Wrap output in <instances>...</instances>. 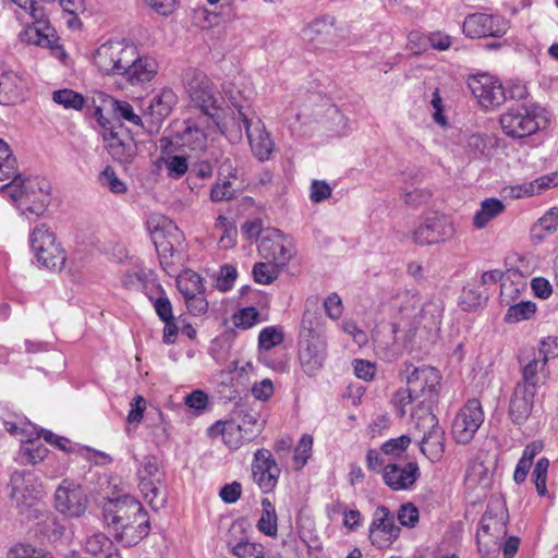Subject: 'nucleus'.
Segmentation results:
<instances>
[{
    "label": "nucleus",
    "instance_id": "obj_6",
    "mask_svg": "<svg viewBox=\"0 0 558 558\" xmlns=\"http://www.w3.org/2000/svg\"><path fill=\"white\" fill-rule=\"evenodd\" d=\"M134 58L135 46L133 44L126 40H108L97 48L94 63L105 75L123 76Z\"/></svg>",
    "mask_w": 558,
    "mask_h": 558
},
{
    "label": "nucleus",
    "instance_id": "obj_54",
    "mask_svg": "<svg viewBox=\"0 0 558 558\" xmlns=\"http://www.w3.org/2000/svg\"><path fill=\"white\" fill-rule=\"evenodd\" d=\"M411 444V438L401 435L397 438H390L381 445V452L388 458L400 457Z\"/></svg>",
    "mask_w": 558,
    "mask_h": 558
},
{
    "label": "nucleus",
    "instance_id": "obj_55",
    "mask_svg": "<svg viewBox=\"0 0 558 558\" xmlns=\"http://www.w3.org/2000/svg\"><path fill=\"white\" fill-rule=\"evenodd\" d=\"M99 183L101 186L107 187L114 194H122L126 192L125 183L120 180L111 167H106L99 174Z\"/></svg>",
    "mask_w": 558,
    "mask_h": 558
},
{
    "label": "nucleus",
    "instance_id": "obj_19",
    "mask_svg": "<svg viewBox=\"0 0 558 558\" xmlns=\"http://www.w3.org/2000/svg\"><path fill=\"white\" fill-rule=\"evenodd\" d=\"M469 87L485 109H492L502 105L506 93L501 83L492 75L478 74L469 80Z\"/></svg>",
    "mask_w": 558,
    "mask_h": 558
},
{
    "label": "nucleus",
    "instance_id": "obj_20",
    "mask_svg": "<svg viewBox=\"0 0 558 558\" xmlns=\"http://www.w3.org/2000/svg\"><path fill=\"white\" fill-rule=\"evenodd\" d=\"M400 535L395 517L385 506L376 508L369 525V539L373 545L384 548L390 546Z\"/></svg>",
    "mask_w": 558,
    "mask_h": 558
},
{
    "label": "nucleus",
    "instance_id": "obj_2",
    "mask_svg": "<svg viewBox=\"0 0 558 558\" xmlns=\"http://www.w3.org/2000/svg\"><path fill=\"white\" fill-rule=\"evenodd\" d=\"M104 520L116 541L126 547L138 544L150 531L147 512L130 495L109 499L104 506Z\"/></svg>",
    "mask_w": 558,
    "mask_h": 558
},
{
    "label": "nucleus",
    "instance_id": "obj_31",
    "mask_svg": "<svg viewBox=\"0 0 558 558\" xmlns=\"http://www.w3.org/2000/svg\"><path fill=\"white\" fill-rule=\"evenodd\" d=\"M86 554L94 558H122L113 542L101 532H94L84 541Z\"/></svg>",
    "mask_w": 558,
    "mask_h": 558
},
{
    "label": "nucleus",
    "instance_id": "obj_11",
    "mask_svg": "<svg viewBox=\"0 0 558 558\" xmlns=\"http://www.w3.org/2000/svg\"><path fill=\"white\" fill-rule=\"evenodd\" d=\"M16 5L29 14L33 26L26 29L25 36L29 44L40 47H52L57 40L54 28L49 24L41 7L34 0H12Z\"/></svg>",
    "mask_w": 558,
    "mask_h": 558
},
{
    "label": "nucleus",
    "instance_id": "obj_48",
    "mask_svg": "<svg viewBox=\"0 0 558 558\" xmlns=\"http://www.w3.org/2000/svg\"><path fill=\"white\" fill-rule=\"evenodd\" d=\"M54 102L63 106L65 109L81 110L84 106V97L72 89H60L52 94Z\"/></svg>",
    "mask_w": 558,
    "mask_h": 558
},
{
    "label": "nucleus",
    "instance_id": "obj_23",
    "mask_svg": "<svg viewBox=\"0 0 558 558\" xmlns=\"http://www.w3.org/2000/svg\"><path fill=\"white\" fill-rule=\"evenodd\" d=\"M420 475V466L416 462L411 461L404 465L388 463L384 469L383 481L393 492L410 490Z\"/></svg>",
    "mask_w": 558,
    "mask_h": 558
},
{
    "label": "nucleus",
    "instance_id": "obj_62",
    "mask_svg": "<svg viewBox=\"0 0 558 558\" xmlns=\"http://www.w3.org/2000/svg\"><path fill=\"white\" fill-rule=\"evenodd\" d=\"M131 409L126 416V422L132 425H138L143 417L146 409V400L142 396H136L130 403Z\"/></svg>",
    "mask_w": 558,
    "mask_h": 558
},
{
    "label": "nucleus",
    "instance_id": "obj_52",
    "mask_svg": "<svg viewBox=\"0 0 558 558\" xmlns=\"http://www.w3.org/2000/svg\"><path fill=\"white\" fill-rule=\"evenodd\" d=\"M31 247L34 251V244L38 246H43V248L59 245L56 242L54 234L49 230V228L41 223L34 228L29 236Z\"/></svg>",
    "mask_w": 558,
    "mask_h": 558
},
{
    "label": "nucleus",
    "instance_id": "obj_40",
    "mask_svg": "<svg viewBox=\"0 0 558 558\" xmlns=\"http://www.w3.org/2000/svg\"><path fill=\"white\" fill-rule=\"evenodd\" d=\"M262 515L257 522V529L267 536H276L278 530V518L275 506L268 498L262 499Z\"/></svg>",
    "mask_w": 558,
    "mask_h": 558
},
{
    "label": "nucleus",
    "instance_id": "obj_49",
    "mask_svg": "<svg viewBox=\"0 0 558 558\" xmlns=\"http://www.w3.org/2000/svg\"><path fill=\"white\" fill-rule=\"evenodd\" d=\"M260 322V313L254 306L241 308L232 315V323L236 328L250 329Z\"/></svg>",
    "mask_w": 558,
    "mask_h": 558
},
{
    "label": "nucleus",
    "instance_id": "obj_21",
    "mask_svg": "<svg viewBox=\"0 0 558 558\" xmlns=\"http://www.w3.org/2000/svg\"><path fill=\"white\" fill-rule=\"evenodd\" d=\"M327 359V340H299L298 362L301 371L308 377L317 375Z\"/></svg>",
    "mask_w": 558,
    "mask_h": 558
},
{
    "label": "nucleus",
    "instance_id": "obj_63",
    "mask_svg": "<svg viewBox=\"0 0 558 558\" xmlns=\"http://www.w3.org/2000/svg\"><path fill=\"white\" fill-rule=\"evenodd\" d=\"M235 190L232 187L230 180H223L222 183H217L210 191V198L213 202L229 201L234 197Z\"/></svg>",
    "mask_w": 558,
    "mask_h": 558
},
{
    "label": "nucleus",
    "instance_id": "obj_3",
    "mask_svg": "<svg viewBox=\"0 0 558 558\" xmlns=\"http://www.w3.org/2000/svg\"><path fill=\"white\" fill-rule=\"evenodd\" d=\"M548 111L536 104L519 105L499 118L504 133L512 138H523L547 126Z\"/></svg>",
    "mask_w": 558,
    "mask_h": 558
},
{
    "label": "nucleus",
    "instance_id": "obj_13",
    "mask_svg": "<svg viewBox=\"0 0 558 558\" xmlns=\"http://www.w3.org/2000/svg\"><path fill=\"white\" fill-rule=\"evenodd\" d=\"M484 422L482 404L477 399L469 400L456 414L452 436L459 444H469Z\"/></svg>",
    "mask_w": 558,
    "mask_h": 558
},
{
    "label": "nucleus",
    "instance_id": "obj_59",
    "mask_svg": "<svg viewBox=\"0 0 558 558\" xmlns=\"http://www.w3.org/2000/svg\"><path fill=\"white\" fill-rule=\"evenodd\" d=\"M386 456L381 452V448L369 449L366 453V466L369 471L384 474L385 466L389 463Z\"/></svg>",
    "mask_w": 558,
    "mask_h": 558
},
{
    "label": "nucleus",
    "instance_id": "obj_27",
    "mask_svg": "<svg viewBox=\"0 0 558 558\" xmlns=\"http://www.w3.org/2000/svg\"><path fill=\"white\" fill-rule=\"evenodd\" d=\"M11 495L25 501L37 499L41 494V484L37 476L31 471H15L11 475Z\"/></svg>",
    "mask_w": 558,
    "mask_h": 558
},
{
    "label": "nucleus",
    "instance_id": "obj_29",
    "mask_svg": "<svg viewBox=\"0 0 558 558\" xmlns=\"http://www.w3.org/2000/svg\"><path fill=\"white\" fill-rule=\"evenodd\" d=\"M211 436L220 435L226 446L230 449H238L243 444L251 441L253 438V430L248 434L242 429V425L234 421L221 422L218 421L209 427Z\"/></svg>",
    "mask_w": 558,
    "mask_h": 558
},
{
    "label": "nucleus",
    "instance_id": "obj_8",
    "mask_svg": "<svg viewBox=\"0 0 558 558\" xmlns=\"http://www.w3.org/2000/svg\"><path fill=\"white\" fill-rule=\"evenodd\" d=\"M146 225L160 264L168 265L167 259L181 245L184 239L183 233L172 220L159 214L150 215Z\"/></svg>",
    "mask_w": 558,
    "mask_h": 558
},
{
    "label": "nucleus",
    "instance_id": "obj_43",
    "mask_svg": "<svg viewBox=\"0 0 558 558\" xmlns=\"http://www.w3.org/2000/svg\"><path fill=\"white\" fill-rule=\"evenodd\" d=\"M214 232L219 234V244L222 248H229L235 244L236 228L227 217L218 216Z\"/></svg>",
    "mask_w": 558,
    "mask_h": 558
},
{
    "label": "nucleus",
    "instance_id": "obj_46",
    "mask_svg": "<svg viewBox=\"0 0 558 558\" xmlns=\"http://www.w3.org/2000/svg\"><path fill=\"white\" fill-rule=\"evenodd\" d=\"M5 430L11 435L19 437V440L23 444L25 440H32L39 438L38 428L29 421H23L20 423L5 422Z\"/></svg>",
    "mask_w": 558,
    "mask_h": 558
},
{
    "label": "nucleus",
    "instance_id": "obj_33",
    "mask_svg": "<svg viewBox=\"0 0 558 558\" xmlns=\"http://www.w3.org/2000/svg\"><path fill=\"white\" fill-rule=\"evenodd\" d=\"M22 80L13 72L0 75V104L13 105L22 99Z\"/></svg>",
    "mask_w": 558,
    "mask_h": 558
},
{
    "label": "nucleus",
    "instance_id": "obj_5",
    "mask_svg": "<svg viewBox=\"0 0 558 558\" xmlns=\"http://www.w3.org/2000/svg\"><path fill=\"white\" fill-rule=\"evenodd\" d=\"M183 84L191 102L201 110L199 116L218 119V97L210 78L197 69H187L183 75Z\"/></svg>",
    "mask_w": 558,
    "mask_h": 558
},
{
    "label": "nucleus",
    "instance_id": "obj_12",
    "mask_svg": "<svg viewBox=\"0 0 558 558\" xmlns=\"http://www.w3.org/2000/svg\"><path fill=\"white\" fill-rule=\"evenodd\" d=\"M54 506L63 515L80 518L87 509L88 498L78 483L66 478L56 489Z\"/></svg>",
    "mask_w": 558,
    "mask_h": 558
},
{
    "label": "nucleus",
    "instance_id": "obj_39",
    "mask_svg": "<svg viewBox=\"0 0 558 558\" xmlns=\"http://www.w3.org/2000/svg\"><path fill=\"white\" fill-rule=\"evenodd\" d=\"M505 206L501 201L497 198L484 199L481 208L473 218V223L477 229L484 228L493 218L501 214Z\"/></svg>",
    "mask_w": 558,
    "mask_h": 558
},
{
    "label": "nucleus",
    "instance_id": "obj_4",
    "mask_svg": "<svg viewBox=\"0 0 558 558\" xmlns=\"http://www.w3.org/2000/svg\"><path fill=\"white\" fill-rule=\"evenodd\" d=\"M233 106L236 112L233 113L232 120L236 123L240 133L242 126L245 129L250 146L255 157L262 161L269 159L274 149V142L269 133L266 132L262 120L250 107L240 104H233Z\"/></svg>",
    "mask_w": 558,
    "mask_h": 558
},
{
    "label": "nucleus",
    "instance_id": "obj_37",
    "mask_svg": "<svg viewBox=\"0 0 558 558\" xmlns=\"http://www.w3.org/2000/svg\"><path fill=\"white\" fill-rule=\"evenodd\" d=\"M558 229V207L549 208L532 227V238L538 242Z\"/></svg>",
    "mask_w": 558,
    "mask_h": 558
},
{
    "label": "nucleus",
    "instance_id": "obj_26",
    "mask_svg": "<svg viewBox=\"0 0 558 558\" xmlns=\"http://www.w3.org/2000/svg\"><path fill=\"white\" fill-rule=\"evenodd\" d=\"M536 391L515 385L509 404V416L514 424H523L532 413Z\"/></svg>",
    "mask_w": 558,
    "mask_h": 558
},
{
    "label": "nucleus",
    "instance_id": "obj_56",
    "mask_svg": "<svg viewBox=\"0 0 558 558\" xmlns=\"http://www.w3.org/2000/svg\"><path fill=\"white\" fill-rule=\"evenodd\" d=\"M548 468H549V460L547 458H541L536 462L535 468L533 470L534 483H535L537 494L539 496H545L547 493L546 478H547Z\"/></svg>",
    "mask_w": 558,
    "mask_h": 558
},
{
    "label": "nucleus",
    "instance_id": "obj_28",
    "mask_svg": "<svg viewBox=\"0 0 558 558\" xmlns=\"http://www.w3.org/2000/svg\"><path fill=\"white\" fill-rule=\"evenodd\" d=\"M521 364V380L517 384L537 390L541 386L545 385L549 377V368L544 360L534 355L532 359L524 361L520 359Z\"/></svg>",
    "mask_w": 558,
    "mask_h": 558
},
{
    "label": "nucleus",
    "instance_id": "obj_15",
    "mask_svg": "<svg viewBox=\"0 0 558 558\" xmlns=\"http://www.w3.org/2000/svg\"><path fill=\"white\" fill-rule=\"evenodd\" d=\"M507 511L505 506L500 502L496 505L489 504L484 512L480 529L476 533L478 550L483 551L484 547L489 545L488 542L483 543V538L488 536L492 538L493 544H497L498 539L507 534Z\"/></svg>",
    "mask_w": 558,
    "mask_h": 558
},
{
    "label": "nucleus",
    "instance_id": "obj_24",
    "mask_svg": "<svg viewBox=\"0 0 558 558\" xmlns=\"http://www.w3.org/2000/svg\"><path fill=\"white\" fill-rule=\"evenodd\" d=\"M519 288L513 283H501L500 286V301L509 308L505 315V322L508 324L519 323L532 318L536 312V304L532 301H520L515 304H510L514 300L513 293H518Z\"/></svg>",
    "mask_w": 558,
    "mask_h": 558
},
{
    "label": "nucleus",
    "instance_id": "obj_25",
    "mask_svg": "<svg viewBox=\"0 0 558 558\" xmlns=\"http://www.w3.org/2000/svg\"><path fill=\"white\" fill-rule=\"evenodd\" d=\"M177 104V95L170 88H163L155 95L145 110L144 119L148 128L157 126L170 114Z\"/></svg>",
    "mask_w": 558,
    "mask_h": 558
},
{
    "label": "nucleus",
    "instance_id": "obj_9",
    "mask_svg": "<svg viewBox=\"0 0 558 558\" xmlns=\"http://www.w3.org/2000/svg\"><path fill=\"white\" fill-rule=\"evenodd\" d=\"M403 374L407 378V386L410 387V393L415 395L420 401L418 405H429L436 401L441 376L439 372L432 366L415 367L412 364L405 365Z\"/></svg>",
    "mask_w": 558,
    "mask_h": 558
},
{
    "label": "nucleus",
    "instance_id": "obj_51",
    "mask_svg": "<svg viewBox=\"0 0 558 558\" xmlns=\"http://www.w3.org/2000/svg\"><path fill=\"white\" fill-rule=\"evenodd\" d=\"M138 478L148 480L156 482L157 484H165V473L159 468L158 462L148 458L144 461L142 466L137 471Z\"/></svg>",
    "mask_w": 558,
    "mask_h": 558
},
{
    "label": "nucleus",
    "instance_id": "obj_34",
    "mask_svg": "<svg viewBox=\"0 0 558 558\" xmlns=\"http://www.w3.org/2000/svg\"><path fill=\"white\" fill-rule=\"evenodd\" d=\"M34 254L37 262L43 266L51 270H61L65 264L66 255L61 245L49 246L43 248L34 244Z\"/></svg>",
    "mask_w": 558,
    "mask_h": 558
},
{
    "label": "nucleus",
    "instance_id": "obj_45",
    "mask_svg": "<svg viewBox=\"0 0 558 558\" xmlns=\"http://www.w3.org/2000/svg\"><path fill=\"white\" fill-rule=\"evenodd\" d=\"M231 553L238 558H272L259 543L241 541L232 546Z\"/></svg>",
    "mask_w": 558,
    "mask_h": 558
},
{
    "label": "nucleus",
    "instance_id": "obj_36",
    "mask_svg": "<svg viewBox=\"0 0 558 558\" xmlns=\"http://www.w3.org/2000/svg\"><path fill=\"white\" fill-rule=\"evenodd\" d=\"M138 488L144 499L154 510L165 507L167 502L165 484H157L153 481L138 478Z\"/></svg>",
    "mask_w": 558,
    "mask_h": 558
},
{
    "label": "nucleus",
    "instance_id": "obj_57",
    "mask_svg": "<svg viewBox=\"0 0 558 558\" xmlns=\"http://www.w3.org/2000/svg\"><path fill=\"white\" fill-rule=\"evenodd\" d=\"M536 356L547 364L550 359L558 357V337L544 338L539 343Z\"/></svg>",
    "mask_w": 558,
    "mask_h": 558
},
{
    "label": "nucleus",
    "instance_id": "obj_47",
    "mask_svg": "<svg viewBox=\"0 0 558 558\" xmlns=\"http://www.w3.org/2000/svg\"><path fill=\"white\" fill-rule=\"evenodd\" d=\"M282 268L269 260L256 263L253 267L254 280L262 284H269L277 279Z\"/></svg>",
    "mask_w": 558,
    "mask_h": 558
},
{
    "label": "nucleus",
    "instance_id": "obj_41",
    "mask_svg": "<svg viewBox=\"0 0 558 558\" xmlns=\"http://www.w3.org/2000/svg\"><path fill=\"white\" fill-rule=\"evenodd\" d=\"M108 105L112 113L118 119H123L131 124L141 126L143 129L146 128L147 122L145 119L143 120L138 114H136L133 110V107L128 101L110 98L108 100Z\"/></svg>",
    "mask_w": 558,
    "mask_h": 558
},
{
    "label": "nucleus",
    "instance_id": "obj_30",
    "mask_svg": "<svg viewBox=\"0 0 558 558\" xmlns=\"http://www.w3.org/2000/svg\"><path fill=\"white\" fill-rule=\"evenodd\" d=\"M158 72L157 62L148 57H141L135 47V58L124 71L123 77L132 85L150 82Z\"/></svg>",
    "mask_w": 558,
    "mask_h": 558
},
{
    "label": "nucleus",
    "instance_id": "obj_64",
    "mask_svg": "<svg viewBox=\"0 0 558 558\" xmlns=\"http://www.w3.org/2000/svg\"><path fill=\"white\" fill-rule=\"evenodd\" d=\"M9 558H52V556L31 546L20 545L11 549Z\"/></svg>",
    "mask_w": 558,
    "mask_h": 558
},
{
    "label": "nucleus",
    "instance_id": "obj_32",
    "mask_svg": "<svg viewBox=\"0 0 558 558\" xmlns=\"http://www.w3.org/2000/svg\"><path fill=\"white\" fill-rule=\"evenodd\" d=\"M553 186H558V172L542 175L531 182L510 186V195L515 198L530 197L541 194L543 191Z\"/></svg>",
    "mask_w": 558,
    "mask_h": 558
},
{
    "label": "nucleus",
    "instance_id": "obj_53",
    "mask_svg": "<svg viewBox=\"0 0 558 558\" xmlns=\"http://www.w3.org/2000/svg\"><path fill=\"white\" fill-rule=\"evenodd\" d=\"M313 448V437L310 434H303L300 438L295 449L293 460L296 464V469H302L310 459Z\"/></svg>",
    "mask_w": 558,
    "mask_h": 558
},
{
    "label": "nucleus",
    "instance_id": "obj_22",
    "mask_svg": "<svg viewBox=\"0 0 558 558\" xmlns=\"http://www.w3.org/2000/svg\"><path fill=\"white\" fill-rule=\"evenodd\" d=\"M252 475L254 482L264 493H269L276 487L280 469L269 450L258 449L255 452Z\"/></svg>",
    "mask_w": 558,
    "mask_h": 558
},
{
    "label": "nucleus",
    "instance_id": "obj_1",
    "mask_svg": "<svg viewBox=\"0 0 558 558\" xmlns=\"http://www.w3.org/2000/svg\"><path fill=\"white\" fill-rule=\"evenodd\" d=\"M11 180L2 186L22 215L41 216L50 204L51 185L41 177L22 178L17 173L16 159L9 145L0 138V181Z\"/></svg>",
    "mask_w": 558,
    "mask_h": 558
},
{
    "label": "nucleus",
    "instance_id": "obj_38",
    "mask_svg": "<svg viewBox=\"0 0 558 558\" xmlns=\"http://www.w3.org/2000/svg\"><path fill=\"white\" fill-rule=\"evenodd\" d=\"M177 286L184 299L205 292L202 277L193 270H185L181 274L177 279Z\"/></svg>",
    "mask_w": 558,
    "mask_h": 558
},
{
    "label": "nucleus",
    "instance_id": "obj_61",
    "mask_svg": "<svg viewBox=\"0 0 558 558\" xmlns=\"http://www.w3.org/2000/svg\"><path fill=\"white\" fill-rule=\"evenodd\" d=\"M238 277V271L234 266L226 264L220 268V276L217 280V288L220 291H229Z\"/></svg>",
    "mask_w": 558,
    "mask_h": 558
},
{
    "label": "nucleus",
    "instance_id": "obj_58",
    "mask_svg": "<svg viewBox=\"0 0 558 558\" xmlns=\"http://www.w3.org/2000/svg\"><path fill=\"white\" fill-rule=\"evenodd\" d=\"M418 509L411 502L402 505L398 510V520L407 527H414L418 522Z\"/></svg>",
    "mask_w": 558,
    "mask_h": 558
},
{
    "label": "nucleus",
    "instance_id": "obj_7",
    "mask_svg": "<svg viewBox=\"0 0 558 558\" xmlns=\"http://www.w3.org/2000/svg\"><path fill=\"white\" fill-rule=\"evenodd\" d=\"M228 126L219 119H211L208 116L189 118L183 122L182 130L177 132L178 143L194 153L205 151L208 137L219 130L226 133Z\"/></svg>",
    "mask_w": 558,
    "mask_h": 558
},
{
    "label": "nucleus",
    "instance_id": "obj_14",
    "mask_svg": "<svg viewBox=\"0 0 558 558\" xmlns=\"http://www.w3.org/2000/svg\"><path fill=\"white\" fill-rule=\"evenodd\" d=\"M98 121L104 128L102 140L111 157L121 163L131 162L136 154V144L132 136L122 125L107 128L102 117Z\"/></svg>",
    "mask_w": 558,
    "mask_h": 558
},
{
    "label": "nucleus",
    "instance_id": "obj_17",
    "mask_svg": "<svg viewBox=\"0 0 558 558\" xmlns=\"http://www.w3.org/2000/svg\"><path fill=\"white\" fill-rule=\"evenodd\" d=\"M259 256L279 267H286L292 258L294 252L291 242L286 235L277 229L267 231L258 244Z\"/></svg>",
    "mask_w": 558,
    "mask_h": 558
},
{
    "label": "nucleus",
    "instance_id": "obj_50",
    "mask_svg": "<svg viewBox=\"0 0 558 558\" xmlns=\"http://www.w3.org/2000/svg\"><path fill=\"white\" fill-rule=\"evenodd\" d=\"M168 177L171 179L182 178L189 170L187 159L184 156L168 155L161 158Z\"/></svg>",
    "mask_w": 558,
    "mask_h": 558
},
{
    "label": "nucleus",
    "instance_id": "obj_42",
    "mask_svg": "<svg viewBox=\"0 0 558 558\" xmlns=\"http://www.w3.org/2000/svg\"><path fill=\"white\" fill-rule=\"evenodd\" d=\"M38 438L25 440L20 449V460L22 463L36 464L45 459L48 449L40 442Z\"/></svg>",
    "mask_w": 558,
    "mask_h": 558
},
{
    "label": "nucleus",
    "instance_id": "obj_44",
    "mask_svg": "<svg viewBox=\"0 0 558 558\" xmlns=\"http://www.w3.org/2000/svg\"><path fill=\"white\" fill-rule=\"evenodd\" d=\"M284 340L283 328L281 326H267L259 331L258 349L269 351L280 345Z\"/></svg>",
    "mask_w": 558,
    "mask_h": 558
},
{
    "label": "nucleus",
    "instance_id": "obj_16",
    "mask_svg": "<svg viewBox=\"0 0 558 558\" xmlns=\"http://www.w3.org/2000/svg\"><path fill=\"white\" fill-rule=\"evenodd\" d=\"M456 228L445 215L435 214L413 231V241L420 245L444 243L453 238Z\"/></svg>",
    "mask_w": 558,
    "mask_h": 558
},
{
    "label": "nucleus",
    "instance_id": "obj_10",
    "mask_svg": "<svg viewBox=\"0 0 558 558\" xmlns=\"http://www.w3.org/2000/svg\"><path fill=\"white\" fill-rule=\"evenodd\" d=\"M416 428L423 433L421 452L433 463L440 461L445 452V430L429 410L417 417Z\"/></svg>",
    "mask_w": 558,
    "mask_h": 558
},
{
    "label": "nucleus",
    "instance_id": "obj_60",
    "mask_svg": "<svg viewBox=\"0 0 558 558\" xmlns=\"http://www.w3.org/2000/svg\"><path fill=\"white\" fill-rule=\"evenodd\" d=\"M154 304L155 311L161 320L173 319L172 305L170 300L166 296L163 290L160 289V295L156 299L149 296Z\"/></svg>",
    "mask_w": 558,
    "mask_h": 558
},
{
    "label": "nucleus",
    "instance_id": "obj_18",
    "mask_svg": "<svg viewBox=\"0 0 558 558\" xmlns=\"http://www.w3.org/2000/svg\"><path fill=\"white\" fill-rule=\"evenodd\" d=\"M462 29L469 38H498L506 34L507 23L499 15L472 13L465 16Z\"/></svg>",
    "mask_w": 558,
    "mask_h": 558
},
{
    "label": "nucleus",
    "instance_id": "obj_35",
    "mask_svg": "<svg viewBox=\"0 0 558 558\" xmlns=\"http://www.w3.org/2000/svg\"><path fill=\"white\" fill-rule=\"evenodd\" d=\"M327 340L324 336L322 317L311 311H305L302 320L299 340Z\"/></svg>",
    "mask_w": 558,
    "mask_h": 558
}]
</instances>
